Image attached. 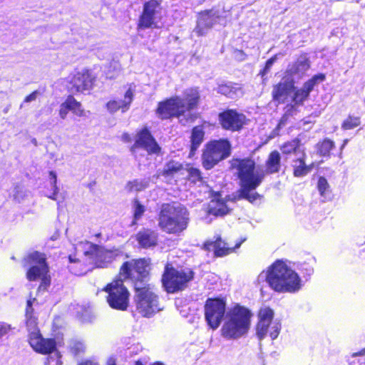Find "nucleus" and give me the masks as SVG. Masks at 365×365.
I'll return each mask as SVG.
<instances>
[{
    "label": "nucleus",
    "instance_id": "1",
    "mask_svg": "<svg viewBox=\"0 0 365 365\" xmlns=\"http://www.w3.org/2000/svg\"><path fill=\"white\" fill-rule=\"evenodd\" d=\"M265 170L257 167L255 160L250 157L233 158L230 160V169L235 171L239 189L235 200H246L253 203L262 198V195L253 192L261 185L266 174L277 173L281 170L280 153L274 150L271 151L264 163Z\"/></svg>",
    "mask_w": 365,
    "mask_h": 365
},
{
    "label": "nucleus",
    "instance_id": "2",
    "mask_svg": "<svg viewBox=\"0 0 365 365\" xmlns=\"http://www.w3.org/2000/svg\"><path fill=\"white\" fill-rule=\"evenodd\" d=\"M141 258L132 259L123 262L115 275L101 289L106 294L105 299L112 309L125 312L130 304V293L124 282L129 280L134 287Z\"/></svg>",
    "mask_w": 365,
    "mask_h": 365
},
{
    "label": "nucleus",
    "instance_id": "3",
    "mask_svg": "<svg viewBox=\"0 0 365 365\" xmlns=\"http://www.w3.org/2000/svg\"><path fill=\"white\" fill-rule=\"evenodd\" d=\"M134 285V303L135 311L143 317L149 318L156 313L158 307V296L154 292L153 286L148 284L150 279V262L141 258Z\"/></svg>",
    "mask_w": 365,
    "mask_h": 365
},
{
    "label": "nucleus",
    "instance_id": "4",
    "mask_svg": "<svg viewBox=\"0 0 365 365\" xmlns=\"http://www.w3.org/2000/svg\"><path fill=\"white\" fill-rule=\"evenodd\" d=\"M190 212L184 205L176 202L163 203L158 213V225L168 235H179L190 224Z\"/></svg>",
    "mask_w": 365,
    "mask_h": 365
},
{
    "label": "nucleus",
    "instance_id": "5",
    "mask_svg": "<svg viewBox=\"0 0 365 365\" xmlns=\"http://www.w3.org/2000/svg\"><path fill=\"white\" fill-rule=\"evenodd\" d=\"M266 281L277 292L293 293L301 288L298 274L282 259L276 260L268 267Z\"/></svg>",
    "mask_w": 365,
    "mask_h": 365
},
{
    "label": "nucleus",
    "instance_id": "6",
    "mask_svg": "<svg viewBox=\"0 0 365 365\" xmlns=\"http://www.w3.org/2000/svg\"><path fill=\"white\" fill-rule=\"evenodd\" d=\"M252 312L247 307L236 304L228 311L221 328V335L229 340L245 336L250 329Z\"/></svg>",
    "mask_w": 365,
    "mask_h": 365
},
{
    "label": "nucleus",
    "instance_id": "7",
    "mask_svg": "<svg viewBox=\"0 0 365 365\" xmlns=\"http://www.w3.org/2000/svg\"><path fill=\"white\" fill-rule=\"evenodd\" d=\"M200 96L198 93L187 94L184 98L173 96L158 102L155 113L162 120L179 118L186 111L196 108L198 106Z\"/></svg>",
    "mask_w": 365,
    "mask_h": 365
},
{
    "label": "nucleus",
    "instance_id": "8",
    "mask_svg": "<svg viewBox=\"0 0 365 365\" xmlns=\"http://www.w3.org/2000/svg\"><path fill=\"white\" fill-rule=\"evenodd\" d=\"M195 273L192 268L177 269L170 263L165 265L161 282L165 292L174 294L185 290L194 279Z\"/></svg>",
    "mask_w": 365,
    "mask_h": 365
},
{
    "label": "nucleus",
    "instance_id": "9",
    "mask_svg": "<svg viewBox=\"0 0 365 365\" xmlns=\"http://www.w3.org/2000/svg\"><path fill=\"white\" fill-rule=\"evenodd\" d=\"M231 152L232 145L227 138L209 140L202 150V167L207 170H211L220 161L227 158Z\"/></svg>",
    "mask_w": 365,
    "mask_h": 365
},
{
    "label": "nucleus",
    "instance_id": "10",
    "mask_svg": "<svg viewBox=\"0 0 365 365\" xmlns=\"http://www.w3.org/2000/svg\"><path fill=\"white\" fill-rule=\"evenodd\" d=\"M131 154L136 158L140 150H144L148 155H160L162 148L153 135L148 126H143L137 130L134 143L129 148Z\"/></svg>",
    "mask_w": 365,
    "mask_h": 365
},
{
    "label": "nucleus",
    "instance_id": "11",
    "mask_svg": "<svg viewBox=\"0 0 365 365\" xmlns=\"http://www.w3.org/2000/svg\"><path fill=\"white\" fill-rule=\"evenodd\" d=\"M22 265L27 268L26 277L29 282H35L49 272L46 255L38 251L28 253L22 259Z\"/></svg>",
    "mask_w": 365,
    "mask_h": 365
},
{
    "label": "nucleus",
    "instance_id": "12",
    "mask_svg": "<svg viewBox=\"0 0 365 365\" xmlns=\"http://www.w3.org/2000/svg\"><path fill=\"white\" fill-rule=\"evenodd\" d=\"M310 67L306 55L300 56L296 62L289 66L285 75L278 84L277 91H292L296 79H299Z\"/></svg>",
    "mask_w": 365,
    "mask_h": 365
},
{
    "label": "nucleus",
    "instance_id": "13",
    "mask_svg": "<svg viewBox=\"0 0 365 365\" xmlns=\"http://www.w3.org/2000/svg\"><path fill=\"white\" fill-rule=\"evenodd\" d=\"M274 311L269 307H262L258 310V321L256 324V335L259 340H262L269 333L272 340L277 338L280 332V325L277 323L274 324L271 327V330L268 331L273 318Z\"/></svg>",
    "mask_w": 365,
    "mask_h": 365
},
{
    "label": "nucleus",
    "instance_id": "14",
    "mask_svg": "<svg viewBox=\"0 0 365 365\" xmlns=\"http://www.w3.org/2000/svg\"><path fill=\"white\" fill-rule=\"evenodd\" d=\"M247 116L236 109L227 108L218 113V123L224 130L241 131L249 123Z\"/></svg>",
    "mask_w": 365,
    "mask_h": 365
},
{
    "label": "nucleus",
    "instance_id": "15",
    "mask_svg": "<svg viewBox=\"0 0 365 365\" xmlns=\"http://www.w3.org/2000/svg\"><path fill=\"white\" fill-rule=\"evenodd\" d=\"M226 309L224 299L208 298L205 303L204 312L205 320L210 328L216 329L223 319Z\"/></svg>",
    "mask_w": 365,
    "mask_h": 365
},
{
    "label": "nucleus",
    "instance_id": "16",
    "mask_svg": "<svg viewBox=\"0 0 365 365\" xmlns=\"http://www.w3.org/2000/svg\"><path fill=\"white\" fill-rule=\"evenodd\" d=\"M28 342L33 350L42 355L55 353L58 357L56 365H61V353L57 349V343L54 338H44L41 332L33 333L28 336Z\"/></svg>",
    "mask_w": 365,
    "mask_h": 365
},
{
    "label": "nucleus",
    "instance_id": "17",
    "mask_svg": "<svg viewBox=\"0 0 365 365\" xmlns=\"http://www.w3.org/2000/svg\"><path fill=\"white\" fill-rule=\"evenodd\" d=\"M309 93H273V98L279 102H287L284 108L280 123H284L290 116H292L298 110L299 106L307 98Z\"/></svg>",
    "mask_w": 365,
    "mask_h": 365
},
{
    "label": "nucleus",
    "instance_id": "18",
    "mask_svg": "<svg viewBox=\"0 0 365 365\" xmlns=\"http://www.w3.org/2000/svg\"><path fill=\"white\" fill-rule=\"evenodd\" d=\"M95 82L96 76L91 71L87 69H83L62 80V83L66 85L68 89H76L77 91L93 89Z\"/></svg>",
    "mask_w": 365,
    "mask_h": 365
},
{
    "label": "nucleus",
    "instance_id": "19",
    "mask_svg": "<svg viewBox=\"0 0 365 365\" xmlns=\"http://www.w3.org/2000/svg\"><path fill=\"white\" fill-rule=\"evenodd\" d=\"M242 242V241H240L235 246L230 247L220 235H217L213 240L205 241L202 245V249L207 252H212L213 257L215 258L224 257L235 252L241 246Z\"/></svg>",
    "mask_w": 365,
    "mask_h": 365
},
{
    "label": "nucleus",
    "instance_id": "20",
    "mask_svg": "<svg viewBox=\"0 0 365 365\" xmlns=\"http://www.w3.org/2000/svg\"><path fill=\"white\" fill-rule=\"evenodd\" d=\"M220 21L219 11L217 10L204 11L199 14L197 26L194 29L198 36H202Z\"/></svg>",
    "mask_w": 365,
    "mask_h": 365
},
{
    "label": "nucleus",
    "instance_id": "21",
    "mask_svg": "<svg viewBox=\"0 0 365 365\" xmlns=\"http://www.w3.org/2000/svg\"><path fill=\"white\" fill-rule=\"evenodd\" d=\"M135 240L141 248H153L158 244V233L150 228H143L135 235Z\"/></svg>",
    "mask_w": 365,
    "mask_h": 365
},
{
    "label": "nucleus",
    "instance_id": "22",
    "mask_svg": "<svg viewBox=\"0 0 365 365\" xmlns=\"http://www.w3.org/2000/svg\"><path fill=\"white\" fill-rule=\"evenodd\" d=\"M68 111H71L78 117L84 115V110L82 108L81 103L77 101L71 95L68 96L66 101L60 106L59 115L61 118L65 119Z\"/></svg>",
    "mask_w": 365,
    "mask_h": 365
},
{
    "label": "nucleus",
    "instance_id": "23",
    "mask_svg": "<svg viewBox=\"0 0 365 365\" xmlns=\"http://www.w3.org/2000/svg\"><path fill=\"white\" fill-rule=\"evenodd\" d=\"M205 132L202 125L194 126L190 133L189 154L190 158L195 156L197 150L204 141Z\"/></svg>",
    "mask_w": 365,
    "mask_h": 365
},
{
    "label": "nucleus",
    "instance_id": "24",
    "mask_svg": "<svg viewBox=\"0 0 365 365\" xmlns=\"http://www.w3.org/2000/svg\"><path fill=\"white\" fill-rule=\"evenodd\" d=\"M307 155L304 150H302V155L293 160L292 165V174L295 178H302L309 173L313 169V163L306 164Z\"/></svg>",
    "mask_w": 365,
    "mask_h": 365
},
{
    "label": "nucleus",
    "instance_id": "25",
    "mask_svg": "<svg viewBox=\"0 0 365 365\" xmlns=\"http://www.w3.org/2000/svg\"><path fill=\"white\" fill-rule=\"evenodd\" d=\"M118 256L116 251L107 249H98L95 264L97 267L105 268L112 263Z\"/></svg>",
    "mask_w": 365,
    "mask_h": 365
},
{
    "label": "nucleus",
    "instance_id": "26",
    "mask_svg": "<svg viewBox=\"0 0 365 365\" xmlns=\"http://www.w3.org/2000/svg\"><path fill=\"white\" fill-rule=\"evenodd\" d=\"M302 145V143L301 139L297 137L289 140L284 142L279 146V149L282 155L289 156L291 155H296L299 152H300V148Z\"/></svg>",
    "mask_w": 365,
    "mask_h": 365
},
{
    "label": "nucleus",
    "instance_id": "27",
    "mask_svg": "<svg viewBox=\"0 0 365 365\" xmlns=\"http://www.w3.org/2000/svg\"><path fill=\"white\" fill-rule=\"evenodd\" d=\"M335 147V143L328 138L322 139L315 145L317 155L326 158L331 157V152Z\"/></svg>",
    "mask_w": 365,
    "mask_h": 365
},
{
    "label": "nucleus",
    "instance_id": "28",
    "mask_svg": "<svg viewBox=\"0 0 365 365\" xmlns=\"http://www.w3.org/2000/svg\"><path fill=\"white\" fill-rule=\"evenodd\" d=\"M182 170V163L174 160H170L165 163L160 175L165 178H173Z\"/></svg>",
    "mask_w": 365,
    "mask_h": 365
},
{
    "label": "nucleus",
    "instance_id": "29",
    "mask_svg": "<svg viewBox=\"0 0 365 365\" xmlns=\"http://www.w3.org/2000/svg\"><path fill=\"white\" fill-rule=\"evenodd\" d=\"M230 209L226 202L222 199H213L208 208V213L215 217L224 216L228 214Z\"/></svg>",
    "mask_w": 365,
    "mask_h": 365
},
{
    "label": "nucleus",
    "instance_id": "30",
    "mask_svg": "<svg viewBox=\"0 0 365 365\" xmlns=\"http://www.w3.org/2000/svg\"><path fill=\"white\" fill-rule=\"evenodd\" d=\"M133 93H125L123 101H110L107 103V108L111 113L115 112L121 109L122 112H125L132 101Z\"/></svg>",
    "mask_w": 365,
    "mask_h": 365
},
{
    "label": "nucleus",
    "instance_id": "31",
    "mask_svg": "<svg viewBox=\"0 0 365 365\" xmlns=\"http://www.w3.org/2000/svg\"><path fill=\"white\" fill-rule=\"evenodd\" d=\"M187 176L186 180L191 184H203L205 182V178L202 171L194 167L192 164H187L186 167Z\"/></svg>",
    "mask_w": 365,
    "mask_h": 365
},
{
    "label": "nucleus",
    "instance_id": "32",
    "mask_svg": "<svg viewBox=\"0 0 365 365\" xmlns=\"http://www.w3.org/2000/svg\"><path fill=\"white\" fill-rule=\"evenodd\" d=\"M152 4L144 6L143 13L140 17V26L144 28H148L151 26H156L158 20L160 19L159 15L150 14L149 11Z\"/></svg>",
    "mask_w": 365,
    "mask_h": 365
},
{
    "label": "nucleus",
    "instance_id": "33",
    "mask_svg": "<svg viewBox=\"0 0 365 365\" xmlns=\"http://www.w3.org/2000/svg\"><path fill=\"white\" fill-rule=\"evenodd\" d=\"M325 80V75L319 73L314 76L312 78L308 80L304 84L303 91H312V90H317L319 86Z\"/></svg>",
    "mask_w": 365,
    "mask_h": 365
},
{
    "label": "nucleus",
    "instance_id": "34",
    "mask_svg": "<svg viewBox=\"0 0 365 365\" xmlns=\"http://www.w3.org/2000/svg\"><path fill=\"white\" fill-rule=\"evenodd\" d=\"M25 326L28 336L32 335L33 333L41 332L38 328V319L36 315L34 316H25Z\"/></svg>",
    "mask_w": 365,
    "mask_h": 365
},
{
    "label": "nucleus",
    "instance_id": "35",
    "mask_svg": "<svg viewBox=\"0 0 365 365\" xmlns=\"http://www.w3.org/2000/svg\"><path fill=\"white\" fill-rule=\"evenodd\" d=\"M68 260L71 263L76 264V266H72L70 267L71 271L73 272L75 274L81 275L86 272L87 269L86 267V264L79 259L69 255Z\"/></svg>",
    "mask_w": 365,
    "mask_h": 365
},
{
    "label": "nucleus",
    "instance_id": "36",
    "mask_svg": "<svg viewBox=\"0 0 365 365\" xmlns=\"http://www.w3.org/2000/svg\"><path fill=\"white\" fill-rule=\"evenodd\" d=\"M361 124L360 117L349 115L341 123L344 130H351Z\"/></svg>",
    "mask_w": 365,
    "mask_h": 365
},
{
    "label": "nucleus",
    "instance_id": "37",
    "mask_svg": "<svg viewBox=\"0 0 365 365\" xmlns=\"http://www.w3.org/2000/svg\"><path fill=\"white\" fill-rule=\"evenodd\" d=\"M133 224H135L136 222L142 217L144 212H145V207L143 205L140 203V202L135 199L133 200Z\"/></svg>",
    "mask_w": 365,
    "mask_h": 365
},
{
    "label": "nucleus",
    "instance_id": "38",
    "mask_svg": "<svg viewBox=\"0 0 365 365\" xmlns=\"http://www.w3.org/2000/svg\"><path fill=\"white\" fill-rule=\"evenodd\" d=\"M317 189L322 197H326L327 195L330 192V186L327 180L324 177L321 176L319 178L317 182Z\"/></svg>",
    "mask_w": 365,
    "mask_h": 365
},
{
    "label": "nucleus",
    "instance_id": "39",
    "mask_svg": "<svg viewBox=\"0 0 365 365\" xmlns=\"http://www.w3.org/2000/svg\"><path fill=\"white\" fill-rule=\"evenodd\" d=\"M145 187V185L138 179L128 181L126 183L125 189L128 192L141 191Z\"/></svg>",
    "mask_w": 365,
    "mask_h": 365
},
{
    "label": "nucleus",
    "instance_id": "40",
    "mask_svg": "<svg viewBox=\"0 0 365 365\" xmlns=\"http://www.w3.org/2000/svg\"><path fill=\"white\" fill-rule=\"evenodd\" d=\"M39 279H41V282L37 289L38 292L46 291L48 288L50 287L51 282V278L49 274V272H47L46 274L41 277Z\"/></svg>",
    "mask_w": 365,
    "mask_h": 365
},
{
    "label": "nucleus",
    "instance_id": "41",
    "mask_svg": "<svg viewBox=\"0 0 365 365\" xmlns=\"http://www.w3.org/2000/svg\"><path fill=\"white\" fill-rule=\"evenodd\" d=\"M49 177H50V179H51V186H52V190H53V192L51 193V195H49L48 197L50 198H52V199H54L55 198V196L57 195L58 193V187H57V176H56V174L54 171H50L49 172Z\"/></svg>",
    "mask_w": 365,
    "mask_h": 365
},
{
    "label": "nucleus",
    "instance_id": "42",
    "mask_svg": "<svg viewBox=\"0 0 365 365\" xmlns=\"http://www.w3.org/2000/svg\"><path fill=\"white\" fill-rule=\"evenodd\" d=\"M70 350L73 356H78L85 351V346L82 343L76 342L71 347Z\"/></svg>",
    "mask_w": 365,
    "mask_h": 365
},
{
    "label": "nucleus",
    "instance_id": "43",
    "mask_svg": "<svg viewBox=\"0 0 365 365\" xmlns=\"http://www.w3.org/2000/svg\"><path fill=\"white\" fill-rule=\"evenodd\" d=\"M150 4H152V6L150 7L149 14H154V15H159L160 7H159L158 3L155 0H151L148 2H147L144 6H148Z\"/></svg>",
    "mask_w": 365,
    "mask_h": 365
},
{
    "label": "nucleus",
    "instance_id": "44",
    "mask_svg": "<svg viewBox=\"0 0 365 365\" xmlns=\"http://www.w3.org/2000/svg\"><path fill=\"white\" fill-rule=\"evenodd\" d=\"M11 329L10 324L0 322V338L7 334Z\"/></svg>",
    "mask_w": 365,
    "mask_h": 365
},
{
    "label": "nucleus",
    "instance_id": "45",
    "mask_svg": "<svg viewBox=\"0 0 365 365\" xmlns=\"http://www.w3.org/2000/svg\"><path fill=\"white\" fill-rule=\"evenodd\" d=\"M220 89L222 91L225 90H229L230 91H236L237 90L240 89V88L237 87L236 84H233L232 83L230 82L225 85L220 86Z\"/></svg>",
    "mask_w": 365,
    "mask_h": 365
},
{
    "label": "nucleus",
    "instance_id": "46",
    "mask_svg": "<svg viewBox=\"0 0 365 365\" xmlns=\"http://www.w3.org/2000/svg\"><path fill=\"white\" fill-rule=\"evenodd\" d=\"M120 139L124 143H130L133 141L131 134L128 132H123L120 136Z\"/></svg>",
    "mask_w": 365,
    "mask_h": 365
},
{
    "label": "nucleus",
    "instance_id": "47",
    "mask_svg": "<svg viewBox=\"0 0 365 365\" xmlns=\"http://www.w3.org/2000/svg\"><path fill=\"white\" fill-rule=\"evenodd\" d=\"M276 59H277V57L274 56V57H272L271 58H269V60H267V61L266 62V65H265L264 71H263V75L269 71V70L271 68L272 66L276 61Z\"/></svg>",
    "mask_w": 365,
    "mask_h": 365
},
{
    "label": "nucleus",
    "instance_id": "48",
    "mask_svg": "<svg viewBox=\"0 0 365 365\" xmlns=\"http://www.w3.org/2000/svg\"><path fill=\"white\" fill-rule=\"evenodd\" d=\"M113 67L115 71V73L112 74V73H110L109 72L106 73V77L108 78H113L120 73V69H119L118 66H117L116 65H114Z\"/></svg>",
    "mask_w": 365,
    "mask_h": 365
},
{
    "label": "nucleus",
    "instance_id": "49",
    "mask_svg": "<svg viewBox=\"0 0 365 365\" xmlns=\"http://www.w3.org/2000/svg\"><path fill=\"white\" fill-rule=\"evenodd\" d=\"M198 115L196 113H190L185 118L186 122L193 123L198 118Z\"/></svg>",
    "mask_w": 365,
    "mask_h": 365
},
{
    "label": "nucleus",
    "instance_id": "50",
    "mask_svg": "<svg viewBox=\"0 0 365 365\" xmlns=\"http://www.w3.org/2000/svg\"><path fill=\"white\" fill-rule=\"evenodd\" d=\"M34 315H36V313H35V310L33 307H26L25 316H34Z\"/></svg>",
    "mask_w": 365,
    "mask_h": 365
},
{
    "label": "nucleus",
    "instance_id": "51",
    "mask_svg": "<svg viewBox=\"0 0 365 365\" xmlns=\"http://www.w3.org/2000/svg\"><path fill=\"white\" fill-rule=\"evenodd\" d=\"M77 365H99L98 363L93 362L91 360H85L78 363Z\"/></svg>",
    "mask_w": 365,
    "mask_h": 365
},
{
    "label": "nucleus",
    "instance_id": "52",
    "mask_svg": "<svg viewBox=\"0 0 365 365\" xmlns=\"http://www.w3.org/2000/svg\"><path fill=\"white\" fill-rule=\"evenodd\" d=\"M353 357V359L350 361L351 365H365V361L359 362L358 359H356V356Z\"/></svg>",
    "mask_w": 365,
    "mask_h": 365
},
{
    "label": "nucleus",
    "instance_id": "53",
    "mask_svg": "<svg viewBox=\"0 0 365 365\" xmlns=\"http://www.w3.org/2000/svg\"><path fill=\"white\" fill-rule=\"evenodd\" d=\"M36 93H31L29 96H27L25 98V101H31L36 98Z\"/></svg>",
    "mask_w": 365,
    "mask_h": 365
},
{
    "label": "nucleus",
    "instance_id": "54",
    "mask_svg": "<svg viewBox=\"0 0 365 365\" xmlns=\"http://www.w3.org/2000/svg\"><path fill=\"white\" fill-rule=\"evenodd\" d=\"M36 300V298H29L26 300V307H33V303Z\"/></svg>",
    "mask_w": 365,
    "mask_h": 365
},
{
    "label": "nucleus",
    "instance_id": "55",
    "mask_svg": "<svg viewBox=\"0 0 365 365\" xmlns=\"http://www.w3.org/2000/svg\"><path fill=\"white\" fill-rule=\"evenodd\" d=\"M364 355H365V347L364 349H362L361 350H360L359 351L352 354V356L354 357L358 356H364Z\"/></svg>",
    "mask_w": 365,
    "mask_h": 365
},
{
    "label": "nucleus",
    "instance_id": "56",
    "mask_svg": "<svg viewBox=\"0 0 365 365\" xmlns=\"http://www.w3.org/2000/svg\"><path fill=\"white\" fill-rule=\"evenodd\" d=\"M106 365H117L115 359L114 358L108 359Z\"/></svg>",
    "mask_w": 365,
    "mask_h": 365
},
{
    "label": "nucleus",
    "instance_id": "57",
    "mask_svg": "<svg viewBox=\"0 0 365 365\" xmlns=\"http://www.w3.org/2000/svg\"><path fill=\"white\" fill-rule=\"evenodd\" d=\"M324 98L326 99V101L323 102V104H319V106L324 108L327 106V102L329 101V98H328L327 95H324Z\"/></svg>",
    "mask_w": 365,
    "mask_h": 365
},
{
    "label": "nucleus",
    "instance_id": "58",
    "mask_svg": "<svg viewBox=\"0 0 365 365\" xmlns=\"http://www.w3.org/2000/svg\"><path fill=\"white\" fill-rule=\"evenodd\" d=\"M152 365H164L161 361H155Z\"/></svg>",
    "mask_w": 365,
    "mask_h": 365
},
{
    "label": "nucleus",
    "instance_id": "59",
    "mask_svg": "<svg viewBox=\"0 0 365 365\" xmlns=\"http://www.w3.org/2000/svg\"><path fill=\"white\" fill-rule=\"evenodd\" d=\"M135 365H144L141 361L138 360L135 361Z\"/></svg>",
    "mask_w": 365,
    "mask_h": 365
},
{
    "label": "nucleus",
    "instance_id": "60",
    "mask_svg": "<svg viewBox=\"0 0 365 365\" xmlns=\"http://www.w3.org/2000/svg\"><path fill=\"white\" fill-rule=\"evenodd\" d=\"M101 235V233L96 235L97 237H99Z\"/></svg>",
    "mask_w": 365,
    "mask_h": 365
}]
</instances>
